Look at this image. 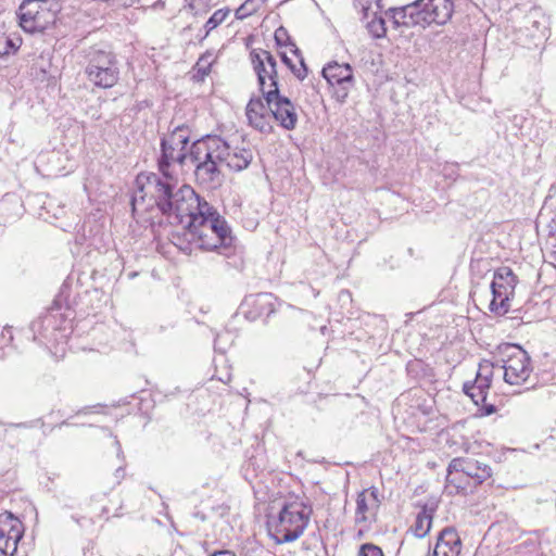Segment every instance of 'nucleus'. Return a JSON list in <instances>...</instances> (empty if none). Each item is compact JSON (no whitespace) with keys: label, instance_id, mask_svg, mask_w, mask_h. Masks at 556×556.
<instances>
[{"label":"nucleus","instance_id":"4be33fe9","mask_svg":"<svg viewBox=\"0 0 556 556\" xmlns=\"http://www.w3.org/2000/svg\"><path fill=\"white\" fill-rule=\"evenodd\" d=\"M389 12L391 13V18L395 27H421L420 12L417 9V0L402 8L390 9Z\"/></svg>","mask_w":556,"mask_h":556},{"label":"nucleus","instance_id":"bb28decb","mask_svg":"<svg viewBox=\"0 0 556 556\" xmlns=\"http://www.w3.org/2000/svg\"><path fill=\"white\" fill-rule=\"evenodd\" d=\"M290 52L298 58L299 65L293 64L289 70L293 73V75L303 80L307 76V68L304 63V60L300 53V50L294 43H290Z\"/></svg>","mask_w":556,"mask_h":556},{"label":"nucleus","instance_id":"9d476101","mask_svg":"<svg viewBox=\"0 0 556 556\" xmlns=\"http://www.w3.org/2000/svg\"><path fill=\"white\" fill-rule=\"evenodd\" d=\"M517 277L509 267L498 268L491 282L492 300L489 309L498 316H503L510 309V300L515 294Z\"/></svg>","mask_w":556,"mask_h":556},{"label":"nucleus","instance_id":"a211bd4d","mask_svg":"<svg viewBox=\"0 0 556 556\" xmlns=\"http://www.w3.org/2000/svg\"><path fill=\"white\" fill-rule=\"evenodd\" d=\"M460 468L469 480H472L476 486L488 480L492 476L491 468L477 459L473 458H454L450 463V468Z\"/></svg>","mask_w":556,"mask_h":556},{"label":"nucleus","instance_id":"a18cd8bd","mask_svg":"<svg viewBox=\"0 0 556 556\" xmlns=\"http://www.w3.org/2000/svg\"><path fill=\"white\" fill-rule=\"evenodd\" d=\"M529 546L531 547L532 553H535V554L538 553V546L535 543H531Z\"/></svg>","mask_w":556,"mask_h":556},{"label":"nucleus","instance_id":"a19ab883","mask_svg":"<svg viewBox=\"0 0 556 556\" xmlns=\"http://www.w3.org/2000/svg\"><path fill=\"white\" fill-rule=\"evenodd\" d=\"M10 426L11 427H15V428H29V427H31V425L28 424V422L11 424Z\"/></svg>","mask_w":556,"mask_h":556},{"label":"nucleus","instance_id":"0eeeda50","mask_svg":"<svg viewBox=\"0 0 556 556\" xmlns=\"http://www.w3.org/2000/svg\"><path fill=\"white\" fill-rule=\"evenodd\" d=\"M70 328L67 318L61 312L60 307L56 306H52L30 325L34 341L47 348L64 342L68 336Z\"/></svg>","mask_w":556,"mask_h":556},{"label":"nucleus","instance_id":"58836bf2","mask_svg":"<svg viewBox=\"0 0 556 556\" xmlns=\"http://www.w3.org/2000/svg\"><path fill=\"white\" fill-rule=\"evenodd\" d=\"M208 556H236V554L229 549H222V551H215L214 553L210 554Z\"/></svg>","mask_w":556,"mask_h":556},{"label":"nucleus","instance_id":"b1692460","mask_svg":"<svg viewBox=\"0 0 556 556\" xmlns=\"http://www.w3.org/2000/svg\"><path fill=\"white\" fill-rule=\"evenodd\" d=\"M490 381L485 379H481L476 376L473 382H466L464 384V392L470 396V399L475 402L476 405L484 404L488 395V391L490 389Z\"/></svg>","mask_w":556,"mask_h":556},{"label":"nucleus","instance_id":"f3484780","mask_svg":"<svg viewBox=\"0 0 556 556\" xmlns=\"http://www.w3.org/2000/svg\"><path fill=\"white\" fill-rule=\"evenodd\" d=\"M248 123L254 129L268 134L271 131V113L267 102L264 103L260 97H252L245 108Z\"/></svg>","mask_w":556,"mask_h":556},{"label":"nucleus","instance_id":"72a5a7b5","mask_svg":"<svg viewBox=\"0 0 556 556\" xmlns=\"http://www.w3.org/2000/svg\"><path fill=\"white\" fill-rule=\"evenodd\" d=\"M275 41L279 48H287L290 46L291 42H289V36L287 30L283 27H279L275 31Z\"/></svg>","mask_w":556,"mask_h":556},{"label":"nucleus","instance_id":"473e14b6","mask_svg":"<svg viewBox=\"0 0 556 556\" xmlns=\"http://www.w3.org/2000/svg\"><path fill=\"white\" fill-rule=\"evenodd\" d=\"M357 556H383V553L379 546L372 543H366L361 546Z\"/></svg>","mask_w":556,"mask_h":556},{"label":"nucleus","instance_id":"423d86ee","mask_svg":"<svg viewBox=\"0 0 556 556\" xmlns=\"http://www.w3.org/2000/svg\"><path fill=\"white\" fill-rule=\"evenodd\" d=\"M496 365L504 370V381L510 386L526 384L533 371L531 358L519 345L500 344L493 352Z\"/></svg>","mask_w":556,"mask_h":556},{"label":"nucleus","instance_id":"20e7f679","mask_svg":"<svg viewBox=\"0 0 556 556\" xmlns=\"http://www.w3.org/2000/svg\"><path fill=\"white\" fill-rule=\"evenodd\" d=\"M312 513V507L303 502L285 504L279 514L267 522L269 536L277 544L295 541L306 529Z\"/></svg>","mask_w":556,"mask_h":556},{"label":"nucleus","instance_id":"f257e3e1","mask_svg":"<svg viewBox=\"0 0 556 556\" xmlns=\"http://www.w3.org/2000/svg\"><path fill=\"white\" fill-rule=\"evenodd\" d=\"M147 194L154 200L169 223L182 225V229L189 227L198 216L208 213L212 206L201 199L190 186L177 187V178L163 179L155 173L146 176V182L134 195L131 200L134 212L143 204Z\"/></svg>","mask_w":556,"mask_h":556},{"label":"nucleus","instance_id":"de8ad7c7","mask_svg":"<svg viewBox=\"0 0 556 556\" xmlns=\"http://www.w3.org/2000/svg\"><path fill=\"white\" fill-rule=\"evenodd\" d=\"M115 444H116V446H117V451H118V453H121L122 451H121V444H119V442H118V441H115Z\"/></svg>","mask_w":556,"mask_h":556},{"label":"nucleus","instance_id":"5701e85b","mask_svg":"<svg viewBox=\"0 0 556 556\" xmlns=\"http://www.w3.org/2000/svg\"><path fill=\"white\" fill-rule=\"evenodd\" d=\"M247 304L254 308V312H249L252 318L270 316L275 312V298L271 293H258L250 296Z\"/></svg>","mask_w":556,"mask_h":556},{"label":"nucleus","instance_id":"e433bc0d","mask_svg":"<svg viewBox=\"0 0 556 556\" xmlns=\"http://www.w3.org/2000/svg\"><path fill=\"white\" fill-rule=\"evenodd\" d=\"M3 41H4V46L10 49L11 54H14L20 48V45L17 43L18 40H14L11 38H4Z\"/></svg>","mask_w":556,"mask_h":556},{"label":"nucleus","instance_id":"79ce46f5","mask_svg":"<svg viewBox=\"0 0 556 556\" xmlns=\"http://www.w3.org/2000/svg\"><path fill=\"white\" fill-rule=\"evenodd\" d=\"M0 51H5L7 58L11 54L10 49L4 46V41L2 42V45H0Z\"/></svg>","mask_w":556,"mask_h":556},{"label":"nucleus","instance_id":"4468645a","mask_svg":"<svg viewBox=\"0 0 556 556\" xmlns=\"http://www.w3.org/2000/svg\"><path fill=\"white\" fill-rule=\"evenodd\" d=\"M382 497L376 486L359 492L356 498L355 522L366 529L376 522Z\"/></svg>","mask_w":556,"mask_h":556},{"label":"nucleus","instance_id":"ddd939ff","mask_svg":"<svg viewBox=\"0 0 556 556\" xmlns=\"http://www.w3.org/2000/svg\"><path fill=\"white\" fill-rule=\"evenodd\" d=\"M264 98L271 113V118L279 122L280 126L287 130L294 129L298 123L294 104L287 97L280 96L279 88L268 89Z\"/></svg>","mask_w":556,"mask_h":556},{"label":"nucleus","instance_id":"c03bdc74","mask_svg":"<svg viewBox=\"0 0 556 556\" xmlns=\"http://www.w3.org/2000/svg\"><path fill=\"white\" fill-rule=\"evenodd\" d=\"M7 60V52L0 51V63Z\"/></svg>","mask_w":556,"mask_h":556},{"label":"nucleus","instance_id":"6e6552de","mask_svg":"<svg viewBox=\"0 0 556 556\" xmlns=\"http://www.w3.org/2000/svg\"><path fill=\"white\" fill-rule=\"evenodd\" d=\"M85 74L90 83L100 88L113 87L118 78L116 56L109 51L93 50L89 53Z\"/></svg>","mask_w":556,"mask_h":556},{"label":"nucleus","instance_id":"09e8293b","mask_svg":"<svg viewBox=\"0 0 556 556\" xmlns=\"http://www.w3.org/2000/svg\"><path fill=\"white\" fill-rule=\"evenodd\" d=\"M526 547H527V545H525V546H523V545H518V549H519V552H521V549H522V548H526Z\"/></svg>","mask_w":556,"mask_h":556},{"label":"nucleus","instance_id":"1a4fd4ad","mask_svg":"<svg viewBox=\"0 0 556 556\" xmlns=\"http://www.w3.org/2000/svg\"><path fill=\"white\" fill-rule=\"evenodd\" d=\"M20 26L26 33H42L56 18L55 10L49 0H24L18 8Z\"/></svg>","mask_w":556,"mask_h":556},{"label":"nucleus","instance_id":"f8f14e48","mask_svg":"<svg viewBox=\"0 0 556 556\" xmlns=\"http://www.w3.org/2000/svg\"><path fill=\"white\" fill-rule=\"evenodd\" d=\"M323 76L332 88L337 101L343 103L354 86L353 70L350 64L329 63L323 68Z\"/></svg>","mask_w":556,"mask_h":556},{"label":"nucleus","instance_id":"37998d69","mask_svg":"<svg viewBox=\"0 0 556 556\" xmlns=\"http://www.w3.org/2000/svg\"><path fill=\"white\" fill-rule=\"evenodd\" d=\"M485 412L490 415L495 412V407L493 405L485 406Z\"/></svg>","mask_w":556,"mask_h":556},{"label":"nucleus","instance_id":"412c9836","mask_svg":"<svg viewBox=\"0 0 556 556\" xmlns=\"http://www.w3.org/2000/svg\"><path fill=\"white\" fill-rule=\"evenodd\" d=\"M477 486L472 480L460 471V468H447L445 492L448 495H467L475 491Z\"/></svg>","mask_w":556,"mask_h":556},{"label":"nucleus","instance_id":"f03ea898","mask_svg":"<svg viewBox=\"0 0 556 556\" xmlns=\"http://www.w3.org/2000/svg\"><path fill=\"white\" fill-rule=\"evenodd\" d=\"M182 237L187 241L186 244L180 242L179 235L173 236V239L177 240L173 242L181 251L189 253L192 251V247H195L207 251L220 249L225 255H228L235 241L227 222L213 206L208 213L198 216L189 227H185Z\"/></svg>","mask_w":556,"mask_h":556},{"label":"nucleus","instance_id":"4c0bfd02","mask_svg":"<svg viewBox=\"0 0 556 556\" xmlns=\"http://www.w3.org/2000/svg\"><path fill=\"white\" fill-rule=\"evenodd\" d=\"M279 55L281 58V61L287 65L288 68H290L294 64L291 58L288 56V52L286 50L279 51Z\"/></svg>","mask_w":556,"mask_h":556},{"label":"nucleus","instance_id":"7c9ffc66","mask_svg":"<svg viewBox=\"0 0 556 556\" xmlns=\"http://www.w3.org/2000/svg\"><path fill=\"white\" fill-rule=\"evenodd\" d=\"M495 367H498V365H496V359L494 357L492 362L484 359L479 364V370L477 372V376L481 379H485L491 382L493 369Z\"/></svg>","mask_w":556,"mask_h":556},{"label":"nucleus","instance_id":"c756f323","mask_svg":"<svg viewBox=\"0 0 556 556\" xmlns=\"http://www.w3.org/2000/svg\"><path fill=\"white\" fill-rule=\"evenodd\" d=\"M215 55L213 52H206L200 56L195 64L198 74L205 76L210 73L212 64L215 62Z\"/></svg>","mask_w":556,"mask_h":556},{"label":"nucleus","instance_id":"cd10ccee","mask_svg":"<svg viewBox=\"0 0 556 556\" xmlns=\"http://www.w3.org/2000/svg\"><path fill=\"white\" fill-rule=\"evenodd\" d=\"M230 10L229 9H219L213 13V15L206 21L205 28H206V36L215 29L217 26H219L229 15Z\"/></svg>","mask_w":556,"mask_h":556},{"label":"nucleus","instance_id":"a878e982","mask_svg":"<svg viewBox=\"0 0 556 556\" xmlns=\"http://www.w3.org/2000/svg\"><path fill=\"white\" fill-rule=\"evenodd\" d=\"M378 11L379 10L377 9L374 10V8L371 9V11H369V14L372 13L374 17L371 21L367 23V28L375 38H382L386 36L387 33L384 26L386 22L381 16L377 15Z\"/></svg>","mask_w":556,"mask_h":556},{"label":"nucleus","instance_id":"2eb2a0df","mask_svg":"<svg viewBox=\"0 0 556 556\" xmlns=\"http://www.w3.org/2000/svg\"><path fill=\"white\" fill-rule=\"evenodd\" d=\"M454 8V0H417L421 27L445 25L452 18Z\"/></svg>","mask_w":556,"mask_h":556},{"label":"nucleus","instance_id":"dca6fc26","mask_svg":"<svg viewBox=\"0 0 556 556\" xmlns=\"http://www.w3.org/2000/svg\"><path fill=\"white\" fill-rule=\"evenodd\" d=\"M23 532V525L16 517L11 513L0 514V553L4 556H13Z\"/></svg>","mask_w":556,"mask_h":556},{"label":"nucleus","instance_id":"7ed1b4c3","mask_svg":"<svg viewBox=\"0 0 556 556\" xmlns=\"http://www.w3.org/2000/svg\"><path fill=\"white\" fill-rule=\"evenodd\" d=\"M192 162H206L222 164L235 172L245 169L253 160V152L241 140V144L233 140L227 141L219 136H204L195 140L190 147Z\"/></svg>","mask_w":556,"mask_h":556},{"label":"nucleus","instance_id":"49530a36","mask_svg":"<svg viewBox=\"0 0 556 556\" xmlns=\"http://www.w3.org/2000/svg\"><path fill=\"white\" fill-rule=\"evenodd\" d=\"M230 380V375H227V379H223V378H219V381H223V382H228Z\"/></svg>","mask_w":556,"mask_h":556},{"label":"nucleus","instance_id":"c85d7f7f","mask_svg":"<svg viewBox=\"0 0 556 556\" xmlns=\"http://www.w3.org/2000/svg\"><path fill=\"white\" fill-rule=\"evenodd\" d=\"M264 1L265 0H245V2L236 10V17L238 20L248 17L255 12L258 9V5Z\"/></svg>","mask_w":556,"mask_h":556},{"label":"nucleus","instance_id":"39448f33","mask_svg":"<svg viewBox=\"0 0 556 556\" xmlns=\"http://www.w3.org/2000/svg\"><path fill=\"white\" fill-rule=\"evenodd\" d=\"M191 130L188 125H176L161 139V152L157 157L160 177L175 179L178 169H181L188 159L187 146L190 141ZM190 157V154H189Z\"/></svg>","mask_w":556,"mask_h":556},{"label":"nucleus","instance_id":"f704fd0d","mask_svg":"<svg viewBox=\"0 0 556 556\" xmlns=\"http://www.w3.org/2000/svg\"><path fill=\"white\" fill-rule=\"evenodd\" d=\"M547 244L551 245L552 252L556 257V217L552 220V224L549 226Z\"/></svg>","mask_w":556,"mask_h":556},{"label":"nucleus","instance_id":"9b49d317","mask_svg":"<svg viewBox=\"0 0 556 556\" xmlns=\"http://www.w3.org/2000/svg\"><path fill=\"white\" fill-rule=\"evenodd\" d=\"M250 59L263 96L268 89L278 88V71L275 56L267 50L254 49L250 53Z\"/></svg>","mask_w":556,"mask_h":556},{"label":"nucleus","instance_id":"ea45409f","mask_svg":"<svg viewBox=\"0 0 556 556\" xmlns=\"http://www.w3.org/2000/svg\"><path fill=\"white\" fill-rule=\"evenodd\" d=\"M124 468L123 467H118L115 471V478H116V483H119L121 480L124 478Z\"/></svg>","mask_w":556,"mask_h":556},{"label":"nucleus","instance_id":"aec40b11","mask_svg":"<svg viewBox=\"0 0 556 556\" xmlns=\"http://www.w3.org/2000/svg\"><path fill=\"white\" fill-rule=\"evenodd\" d=\"M195 165L194 176L197 182L207 190H214L222 185V164L206 162H192Z\"/></svg>","mask_w":556,"mask_h":556},{"label":"nucleus","instance_id":"2f4dec72","mask_svg":"<svg viewBox=\"0 0 556 556\" xmlns=\"http://www.w3.org/2000/svg\"><path fill=\"white\" fill-rule=\"evenodd\" d=\"M355 8L359 9L364 17H369V11H371L372 5L377 8V10H381V0H354Z\"/></svg>","mask_w":556,"mask_h":556},{"label":"nucleus","instance_id":"6ab92c4d","mask_svg":"<svg viewBox=\"0 0 556 556\" xmlns=\"http://www.w3.org/2000/svg\"><path fill=\"white\" fill-rule=\"evenodd\" d=\"M462 541L458 533L452 528L443 529L437 543L428 556H459Z\"/></svg>","mask_w":556,"mask_h":556},{"label":"nucleus","instance_id":"393cba45","mask_svg":"<svg viewBox=\"0 0 556 556\" xmlns=\"http://www.w3.org/2000/svg\"><path fill=\"white\" fill-rule=\"evenodd\" d=\"M432 518L433 508H428L427 506L422 507V509L416 515L409 530L416 538H425L431 529Z\"/></svg>","mask_w":556,"mask_h":556},{"label":"nucleus","instance_id":"c9c22d12","mask_svg":"<svg viewBox=\"0 0 556 556\" xmlns=\"http://www.w3.org/2000/svg\"><path fill=\"white\" fill-rule=\"evenodd\" d=\"M192 10H199L201 8L208 7L211 0H186Z\"/></svg>","mask_w":556,"mask_h":556}]
</instances>
